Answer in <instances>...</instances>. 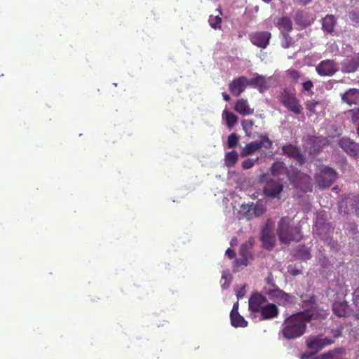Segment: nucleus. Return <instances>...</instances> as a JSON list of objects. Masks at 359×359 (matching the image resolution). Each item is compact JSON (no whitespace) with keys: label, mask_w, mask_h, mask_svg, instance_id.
<instances>
[{"label":"nucleus","mask_w":359,"mask_h":359,"mask_svg":"<svg viewBox=\"0 0 359 359\" xmlns=\"http://www.w3.org/2000/svg\"><path fill=\"white\" fill-rule=\"evenodd\" d=\"M222 97L224 100L226 102H229L230 100V96L225 92L222 93Z\"/></svg>","instance_id":"nucleus-51"},{"label":"nucleus","mask_w":359,"mask_h":359,"mask_svg":"<svg viewBox=\"0 0 359 359\" xmlns=\"http://www.w3.org/2000/svg\"><path fill=\"white\" fill-rule=\"evenodd\" d=\"M303 90L309 92V95H312L313 92L311 90L313 88V83L311 81H307L302 83Z\"/></svg>","instance_id":"nucleus-45"},{"label":"nucleus","mask_w":359,"mask_h":359,"mask_svg":"<svg viewBox=\"0 0 359 359\" xmlns=\"http://www.w3.org/2000/svg\"><path fill=\"white\" fill-rule=\"evenodd\" d=\"M270 171L273 177H279L281 175L287 173L290 170L288 169L285 164L282 161H276L271 166Z\"/></svg>","instance_id":"nucleus-27"},{"label":"nucleus","mask_w":359,"mask_h":359,"mask_svg":"<svg viewBox=\"0 0 359 359\" xmlns=\"http://www.w3.org/2000/svg\"><path fill=\"white\" fill-rule=\"evenodd\" d=\"M272 144V141L266 135H262L259 141H252L247 144L245 147L241 149V156L245 157L250 156L262 147L269 149L271 148Z\"/></svg>","instance_id":"nucleus-8"},{"label":"nucleus","mask_w":359,"mask_h":359,"mask_svg":"<svg viewBox=\"0 0 359 359\" xmlns=\"http://www.w3.org/2000/svg\"><path fill=\"white\" fill-rule=\"evenodd\" d=\"M271 38V34L268 31L252 32L249 35L250 42L261 48H266L269 46Z\"/></svg>","instance_id":"nucleus-10"},{"label":"nucleus","mask_w":359,"mask_h":359,"mask_svg":"<svg viewBox=\"0 0 359 359\" xmlns=\"http://www.w3.org/2000/svg\"><path fill=\"white\" fill-rule=\"evenodd\" d=\"M345 213H346V214H349L348 210L345 211Z\"/></svg>","instance_id":"nucleus-56"},{"label":"nucleus","mask_w":359,"mask_h":359,"mask_svg":"<svg viewBox=\"0 0 359 359\" xmlns=\"http://www.w3.org/2000/svg\"><path fill=\"white\" fill-rule=\"evenodd\" d=\"M217 11H218L219 14H222L220 9H217Z\"/></svg>","instance_id":"nucleus-55"},{"label":"nucleus","mask_w":359,"mask_h":359,"mask_svg":"<svg viewBox=\"0 0 359 359\" xmlns=\"http://www.w3.org/2000/svg\"><path fill=\"white\" fill-rule=\"evenodd\" d=\"M287 172V177L290 183L297 189L304 192L312 191L311 178L308 175L304 174L297 169L291 168Z\"/></svg>","instance_id":"nucleus-5"},{"label":"nucleus","mask_w":359,"mask_h":359,"mask_svg":"<svg viewBox=\"0 0 359 359\" xmlns=\"http://www.w3.org/2000/svg\"><path fill=\"white\" fill-rule=\"evenodd\" d=\"M359 67V54L347 56L341 62V71L345 73L354 72Z\"/></svg>","instance_id":"nucleus-17"},{"label":"nucleus","mask_w":359,"mask_h":359,"mask_svg":"<svg viewBox=\"0 0 359 359\" xmlns=\"http://www.w3.org/2000/svg\"><path fill=\"white\" fill-rule=\"evenodd\" d=\"M243 126L245 128V126H248L251 127L253 125V121L252 120H245L242 122Z\"/></svg>","instance_id":"nucleus-49"},{"label":"nucleus","mask_w":359,"mask_h":359,"mask_svg":"<svg viewBox=\"0 0 359 359\" xmlns=\"http://www.w3.org/2000/svg\"><path fill=\"white\" fill-rule=\"evenodd\" d=\"M348 113L351 114L353 121H356L359 118V109H351Z\"/></svg>","instance_id":"nucleus-47"},{"label":"nucleus","mask_w":359,"mask_h":359,"mask_svg":"<svg viewBox=\"0 0 359 359\" xmlns=\"http://www.w3.org/2000/svg\"><path fill=\"white\" fill-rule=\"evenodd\" d=\"M290 273L293 276H297V274L300 273V271L298 270H295V271H291Z\"/></svg>","instance_id":"nucleus-53"},{"label":"nucleus","mask_w":359,"mask_h":359,"mask_svg":"<svg viewBox=\"0 0 359 359\" xmlns=\"http://www.w3.org/2000/svg\"><path fill=\"white\" fill-rule=\"evenodd\" d=\"M248 86L258 89L260 93L264 92L269 88L265 77L262 75H258L250 80L248 79Z\"/></svg>","instance_id":"nucleus-23"},{"label":"nucleus","mask_w":359,"mask_h":359,"mask_svg":"<svg viewBox=\"0 0 359 359\" xmlns=\"http://www.w3.org/2000/svg\"><path fill=\"white\" fill-rule=\"evenodd\" d=\"M266 301L267 299L264 295L254 293L249 299V308L254 313L259 312Z\"/></svg>","instance_id":"nucleus-19"},{"label":"nucleus","mask_w":359,"mask_h":359,"mask_svg":"<svg viewBox=\"0 0 359 359\" xmlns=\"http://www.w3.org/2000/svg\"><path fill=\"white\" fill-rule=\"evenodd\" d=\"M259 312L261 313L262 319L268 320L278 316V309L274 304L269 303L263 306Z\"/></svg>","instance_id":"nucleus-21"},{"label":"nucleus","mask_w":359,"mask_h":359,"mask_svg":"<svg viewBox=\"0 0 359 359\" xmlns=\"http://www.w3.org/2000/svg\"><path fill=\"white\" fill-rule=\"evenodd\" d=\"M317 73L322 76H331L338 70V65L334 60H322L316 67Z\"/></svg>","instance_id":"nucleus-11"},{"label":"nucleus","mask_w":359,"mask_h":359,"mask_svg":"<svg viewBox=\"0 0 359 359\" xmlns=\"http://www.w3.org/2000/svg\"><path fill=\"white\" fill-rule=\"evenodd\" d=\"M320 104L319 101L315 100H307L305 102L306 109L310 112V115L316 114V107Z\"/></svg>","instance_id":"nucleus-38"},{"label":"nucleus","mask_w":359,"mask_h":359,"mask_svg":"<svg viewBox=\"0 0 359 359\" xmlns=\"http://www.w3.org/2000/svg\"><path fill=\"white\" fill-rule=\"evenodd\" d=\"M248 86V79L244 76H241L233 79L229 83V90L231 94L236 97H238Z\"/></svg>","instance_id":"nucleus-15"},{"label":"nucleus","mask_w":359,"mask_h":359,"mask_svg":"<svg viewBox=\"0 0 359 359\" xmlns=\"http://www.w3.org/2000/svg\"><path fill=\"white\" fill-rule=\"evenodd\" d=\"M302 308L304 311H309L314 314L313 319H318L320 316L323 318L327 317V313L324 310H319L317 308L316 297L313 294H303L301 295Z\"/></svg>","instance_id":"nucleus-7"},{"label":"nucleus","mask_w":359,"mask_h":359,"mask_svg":"<svg viewBox=\"0 0 359 359\" xmlns=\"http://www.w3.org/2000/svg\"><path fill=\"white\" fill-rule=\"evenodd\" d=\"M234 109L238 113L243 116L252 114L254 111V110L250 107L248 101L244 99L238 100L235 104Z\"/></svg>","instance_id":"nucleus-24"},{"label":"nucleus","mask_w":359,"mask_h":359,"mask_svg":"<svg viewBox=\"0 0 359 359\" xmlns=\"http://www.w3.org/2000/svg\"><path fill=\"white\" fill-rule=\"evenodd\" d=\"M336 24V19L333 15H327L322 22V28L325 32L331 33L334 31Z\"/></svg>","instance_id":"nucleus-29"},{"label":"nucleus","mask_w":359,"mask_h":359,"mask_svg":"<svg viewBox=\"0 0 359 359\" xmlns=\"http://www.w3.org/2000/svg\"><path fill=\"white\" fill-rule=\"evenodd\" d=\"M357 133L359 135V123H358V128H357Z\"/></svg>","instance_id":"nucleus-54"},{"label":"nucleus","mask_w":359,"mask_h":359,"mask_svg":"<svg viewBox=\"0 0 359 359\" xmlns=\"http://www.w3.org/2000/svg\"><path fill=\"white\" fill-rule=\"evenodd\" d=\"M248 264V258L245 257H241L240 259H236L234 261L233 267L237 269L241 266H247Z\"/></svg>","instance_id":"nucleus-44"},{"label":"nucleus","mask_w":359,"mask_h":359,"mask_svg":"<svg viewBox=\"0 0 359 359\" xmlns=\"http://www.w3.org/2000/svg\"><path fill=\"white\" fill-rule=\"evenodd\" d=\"M297 1L298 4L302 6H306L309 2L311 1V0H297Z\"/></svg>","instance_id":"nucleus-50"},{"label":"nucleus","mask_w":359,"mask_h":359,"mask_svg":"<svg viewBox=\"0 0 359 359\" xmlns=\"http://www.w3.org/2000/svg\"><path fill=\"white\" fill-rule=\"evenodd\" d=\"M294 257L300 260L306 261L311 258V254L305 245H299L295 250L294 253Z\"/></svg>","instance_id":"nucleus-30"},{"label":"nucleus","mask_w":359,"mask_h":359,"mask_svg":"<svg viewBox=\"0 0 359 359\" xmlns=\"http://www.w3.org/2000/svg\"><path fill=\"white\" fill-rule=\"evenodd\" d=\"M238 159V154L235 150L227 152L224 157L225 165L229 168L234 167Z\"/></svg>","instance_id":"nucleus-32"},{"label":"nucleus","mask_w":359,"mask_h":359,"mask_svg":"<svg viewBox=\"0 0 359 359\" xmlns=\"http://www.w3.org/2000/svg\"><path fill=\"white\" fill-rule=\"evenodd\" d=\"M238 302L236 304H235L233 306V309L231 310V311H233L234 310L236 311V313H238Z\"/></svg>","instance_id":"nucleus-52"},{"label":"nucleus","mask_w":359,"mask_h":359,"mask_svg":"<svg viewBox=\"0 0 359 359\" xmlns=\"http://www.w3.org/2000/svg\"><path fill=\"white\" fill-rule=\"evenodd\" d=\"M323 224H330V223L326 222L325 214L323 213V212H320L316 215V223L314 226H320Z\"/></svg>","instance_id":"nucleus-43"},{"label":"nucleus","mask_w":359,"mask_h":359,"mask_svg":"<svg viewBox=\"0 0 359 359\" xmlns=\"http://www.w3.org/2000/svg\"><path fill=\"white\" fill-rule=\"evenodd\" d=\"M226 255L227 257H229L230 259H233L236 256V252L233 250L231 249V248H228L226 250V252H225Z\"/></svg>","instance_id":"nucleus-48"},{"label":"nucleus","mask_w":359,"mask_h":359,"mask_svg":"<svg viewBox=\"0 0 359 359\" xmlns=\"http://www.w3.org/2000/svg\"><path fill=\"white\" fill-rule=\"evenodd\" d=\"M353 300L355 308L353 316L355 318L359 320V288L354 290L353 293Z\"/></svg>","instance_id":"nucleus-35"},{"label":"nucleus","mask_w":359,"mask_h":359,"mask_svg":"<svg viewBox=\"0 0 359 359\" xmlns=\"http://www.w3.org/2000/svg\"><path fill=\"white\" fill-rule=\"evenodd\" d=\"M333 231L334 227H332L331 224H323L313 226V232L322 240L325 241H327L330 238Z\"/></svg>","instance_id":"nucleus-22"},{"label":"nucleus","mask_w":359,"mask_h":359,"mask_svg":"<svg viewBox=\"0 0 359 359\" xmlns=\"http://www.w3.org/2000/svg\"><path fill=\"white\" fill-rule=\"evenodd\" d=\"M294 20L297 25L304 27H306L308 25L306 13L303 11H298L296 12L294 17Z\"/></svg>","instance_id":"nucleus-33"},{"label":"nucleus","mask_w":359,"mask_h":359,"mask_svg":"<svg viewBox=\"0 0 359 359\" xmlns=\"http://www.w3.org/2000/svg\"><path fill=\"white\" fill-rule=\"evenodd\" d=\"M313 318L314 314L308 311L292 314L284 320L279 334L286 340L299 338L306 333L307 324Z\"/></svg>","instance_id":"nucleus-1"},{"label":"nucleus","mask_w":359,"mask_h":359,"mask_svg":"<svg viewBox=\"0 0 359 359\" xmlns=\"http://www.w3.org/2000/svg\"><path fill=\"white\" fill-rule=\"evenodd\" d=\"M337 173L335 170L329 167H325L316 176V182L321 188H327L331 186L336 180Z\"/></svg>","instance_id":"nucleus-9"},{"label":"nucleus","mask_w":359,"mask_h":359,"mask_svg":"<svg viewBox=\"0 0 359 359\" xmlns=\"http://www.w3.org/2000/svg\"><path fill=\"white\" fill-rule=\"evenodd\" d=\"M306 143L310 145V152L318 153L321 151L325 147L328 145L329 140L326 137L309 135L307 137Z\"/></svg>","instance_id":"nucleus-13"},{"label":"nucleus","mask_w":359,"mask_h":359,"mask_svg":"<svg viewBox=\"0 0 359 359\" xmlns=\"http://www.w3.org/2000/svg\"><path fill=\"white\" fill-rule=\"evenodd\" d=\"M246 293V289H245V285H243L239 290H238L237 293H236V296H237V298L238 299H241L243 298L245 294Z\"/></svg>","instance_id":"nucleus-46"},{"label":"nucleus","mask_w":359,"mask_h":359,"mask_svg":"<svg viewBox=\"0 0 359 359\" xmlns=\"http://www.w3.org/2000/svg\"><path fill=\"white\" fill-rule=\"evenodd\" d=\"M347 203H348L351 207V210L355 214L359 217V195L354 196L350 198Z\"/></svg>","instance_id":"nucleus-36"},{"label":"nucleus","mask_w":359,"mask_h":359,"mask_svg":"<svg viewBox=\"0 0 359 359\" xmlns=\"http://www.w3.org/2000/svg\"><path fill=\"white\" fill-rule=\"evenodd\" d=\"M341 101L351 106L359 104V89L350 88L341 95Z\"/></svg>","instance_id":"nucleus-20"},{"label":"nucleus","mask_w":359,"mask_h":359,"mask_svg":"<svg viewBox=\"0 0 359 359\" xmlns=\"http://www.w3.org/2000/svg\"><path fill=\"white\" fill-rule=\"evenodd\" d=\"M275 25L283 32H290L292 30V20L287 16H283L278 19Z\"/></svg>","instance_id":"nucleus-25"},{"label":"nucleus","mask_w":359,"mask_h":359,"mask_svg":"<svg viewBox=\"0 0 359 359\" xmlns=\"http://www.w3.org/2000/svg\"><path fill=\"white\" fill-rule=\"evenodd\" d=\"M251 248V243H243L240 248L239 255L241 257H251V252L250 249Z\"/></svg>","instance_id":"nucleus-39"},{"label":"nucleus","mask_w":359,"mask_h":359,"mask_svg":"<svg viewBox=\"0 0 359 359\" xmlns=\"http://www.w3.org/2000/svg\"><path fill=\"white\" fill-rule=\"evenodd\" d=\"M230 318L231 323L232 326L235 327H245L248 326V322L242 316H241L238 313H236L235 310L233 311H231Z\"/></svg>","instance_id":"nucleus-28"},{"label":"nucleus","mask_w":359,"mask_h":359,"mask_svg":"<svg viewBox=\"0 0 359 359\" xmlns=\"http://www.w3.org/2000/svg\"><path fill=\"white\" fill-rule=\"evenodd\" d=\"M281 36V46L284 48H288L294 45L292 38L290 36L289 32L280 33Z\"/></svg>","instance_id":"nucleus-34"},{"label":"nucleus","mask_w":359,"mask_h":359,"mask_svg":"<svg viewBox=\"0 0 359 359\" xmlns=\"http://www.w3.org/2000/svg\"><path fill=\"white\" fill-rule=\"evenodd\" d=\"M222 118L226 122V125L229 129H231L237 123L238 117L233 113L224 109L222 112Z\"/></svg>","instance_id":"nucleus-31"},{"label":"nucleus","mask_w":359,"mask_h":359,"mask_svg":"<svg viewBox=\"0 0 359 359\" xmlns=\"http://www.w3.org/2000/svg\"><path fill=\"white\" fill-rule=\"evenodd\" d=\"M259 161V157H257L255 158H247L244 160L242 163L241 166L243 170H248L252 168L255 164Z\"/></svg>","instance_id":"nucleus-41"},{"label":"nucleus","mask_w":359,"mask_h":359,"mask_svg":"<svg viewBox=\"0 0 359 359\" xmlns=\"http://www.w3.org/2000/svg\"><path fill=\"white\" fill-rule=\"evenodd\" d=\"M332 337H325L323 334L309 337L306 340V344L311 351V354L314 355L325 347L332 344L335 339L341 336V332L339 330H332Z\"/></svg>","instance_id":"nucleus-3"},{"label":"nucleus","mask_w":359,"mask_h":359,"mask_svg":"<svg viewBox=\"0 0 359 359\" xmlns=\"http://www.w3.org/2000/svg\"><path fill=\"white\" fill-rule=\"evenodd\" d=\"M287 75L294 83H297L300 77V73L294 69H288L287 71Z\"/></svg>","instance_id":"nucleus-42"},{"label":"nucleus","mask_w":359,"mask_h":359,"mask_svg":"<svg viewBox=\"0 0 359 359\" xmlns=\"http://www.w3.org/2000/svg\"><path fill=\"white\" fill-rule=\"evenodd\" d=\"M338 144L348 155L353 157L359 156V144L349 137H341L339 140Z\"/></svg>","instance_id":"nucleus-12"},{"label":"nucleus","mask_w":359,"mask_h":359,"mask_svg":"<svg viewBox=\"0 0 359 359\" xmlns=\"http://www.w3.org/2000/svg\"><path fill=\"white\" fill-rule=\"evenodd\" d=\"M283 154L295 160L299 165L305 163V157L302 154L299 148L292 144L284 145L282 147Z\"/></svg>","instance_id":"nucleus-14"},{"label":"nucleus","mask_w":359,"mask_h":359,"mask_svg":"<svg viewBox=\"0 0 359 359\" xmlns=\"http://www.w3.org/2000/svg\"><path fill=\"white\" fill-rule=\"evenodd\" d=\"M332 311L338 317H345L349 313V306L344 301L342 302H334L332 305Z\"/></svg>","instance_id":"nucleus-26"},{"label":"nucleus","mask_w":359,"mask_h":359,"mask_svg":"<svg viewBox=\"0 0 359 359\" xmlns=\"http://www.w3.org/2000/svg\"><path fill=\"white\" fill-rule=\"evenodd\" d=\"M278 99L280 103L290 111L296 115L302 112V107L294 93L291 92L288 88H283L278 95Z\"/></svg>","instance_id":"nucleus-4"},{"label":"nucleus","mask_w":359,"mask_h":359,"mask_svg":"<svg viewBox=\"0 0 359 359\" xmlns=\"http://www.w3.org/2000/svg\"><path fill=\"white\" fill-rule=\"evenodd\" d=\"M269 220L262 230L261 241L262 242L263 247L268 250H271L275 246L276 239L273 234L271 228L269 226Z\"/></svg>","instance_id":"nucleus-16"},{"label":"nucleus","mask_w":359,"mask_h":359,"mask_svg":"<svg viewBox=\"0 0 359 359\" xmlns=\"http://www.w3.org/2000/svg\"><path fill=\"white\" fill-rule=\"evenodd\" d=\"M283 188V187L280 183L272 180L266 184L264 188V194L267 196L275 198L281 193Z\"/></svg>","instance_id":"nucleus-18"},{"label":"nucleus","mask_w":359,"mask_h":359,"mask_svg":"<svg viewBox=\"0 0 359 359\" xmlns=\"http://www.w3.org/2000/svg\"><path fill=\"white\" fill-rule=\"evenodd\" d=\"M208 22L212 28L215 29L221 28L222 18L219 17V14L217 15H210Z\"/></svg>","instance_id":"nucleus-37"},{"label":"nucleus","mask_w":359,"mask_h":359,"mask_svg":"<svg viewBox=\"0 0 359 359\" xmlns=\"http://www.w3.org/2000/svg\"><path fill=\"white\" fill-rule=\"evenodd\" d=\"M276 233L280 242L288 244L292 241L298 242L303 238L301 226L294 225L292 219L283 217L278 222Z\"/></svg>","instance_id":"nucleus-2"},{"label":"nucleus","mask_w":359,"mask_h":359,"mask_svg":"<svg viewBox=\"0 0 359 359\" xmlns=\"http://www.w3.org/2000/svg\"><path fill=\"white\" fill-rule=\"evenodd\" d=\"M239 137L236 133H231L227 138V146L229 149L235 148L238 144Z\"/></svg>","instance_id":"nucleus-40"},{"label":"nucleus","mask_w":359,"mask_h":359,"mask_svg":"<svg viewBox=\"0 0 359 359\" xmlns=\"http://www.w3.org/2000/svg\"><path fill=\"white\" fill-rule=\"evenodd\" d=\"M265 293L271 299L275 301L279 305L285 307L294 305L297 302V299L294 296L285 292L277 286H276L274 289L266 290Z\"/></svg>","instance_id":"nucleus-6"}]
</instances>
